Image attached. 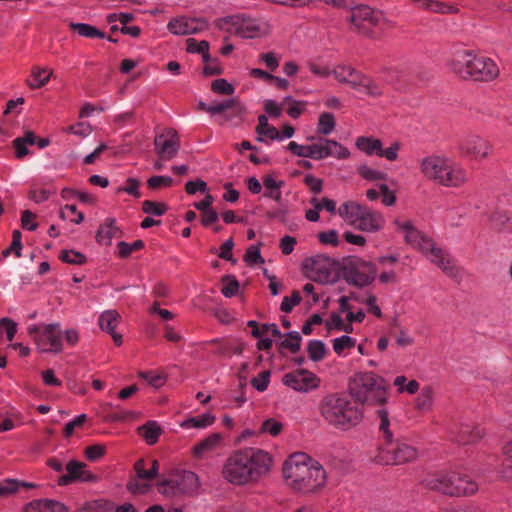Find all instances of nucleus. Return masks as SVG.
<instances>
[{"mask_svg":"<svg viewBox=\"0 0 512 512\" xmlns=\"http://www.w3.org/2000/svg\"><path fill=\"white\" fill-rule=\"evenodd\" d=\"M272 465L270 454L261 449L248 448L234 452L226 460L222 475L230 483L243 485L256 481Z\"/></svg>","mask_w":512,"mask_h":512,"instance_id":"f257e3e1","label":"nucleus"},{"mask_svg":"<svg viewBox=\"0 0 512 512\" xmlns=\"http://www.w3.org/2000/svg\"><path fill=\"white\" fill-rule=\"evenodd\" d=\"M287 484L298 492H313L324 486L326 471L321 464L303 452L289 456L283 464Z\"/></svg>","mask_w":512,"mask_h":512,"instance_id":"f03ea898","label":"nucleus"},{"mask_svg":"<svg viewBox=\"0 0 512 512\" xmlns=\"http://www.w3.org/2000/svg\"><path fill=\"white\" fill-rule=\"evenodd\" d=\"M322 417L332 426L339 429H349L360 423L363 411L351 396L330 394L320 403Z\"/></svg>","mask_w":512,"mask_h":512,"instance_id":"7ed1b4c3","label":"nucleus"},{"mask_svg":"<svg viewBox=\"0 0 512 512\" xmlns=\"http://www.w3.org/2000/svg\"><path fill=\"white\" fill-rule=\"evenodd\" d=\"M450 67L459 77L474 81H490L499 74L498 66L492 59L474 54L470 50L455 52Z\"/></svg>","mask_w":512,"mask_h":512,"instance_id":"20e7f679","label":"nucleus"},{"mask_svg":"<svg viewBox=\"0 0 512 512\" xmlns=\"http://www.w3.org/2000/svg\"><path fill=\"white\" fill-rule=\"evenodd\" d=\"M349 391L358 405H383L388 400L389 385L373 372H359L351 379Z\"/></svg>","mask_w":512,"mask_h":512,"instance_id":"39448f33","label":"nucleus"},{"mask_svg":"<svg viewBox=\"0 0 512 512\" xmlns=\"http://www.w3.org/2000/svg\"><path fill=\"white\" fill-rule=\"evenodd\" d=\"M379 431L384 440L380 447L377 459L385 465H400L415 459L417 452L414 447L402 440L393 441V432L390 430V421L386 410H379Z\"/></svg>","mask_w":512,"mask_h":512,"instance_id":"423d86ee","label":"nucleus"},{"mask_svg":"<svg viewBox=\"0 0 512 512\" xmlns=\"http://www.w3.org/2000/svg\"><path fill=\"white\" fill-rule=\"evenodd\" d=\"M420 168L426 178L445 187H459L468 180L467 171L449 158L428 156L422 160Z\"/></svg>","mask_w":512,"mask_h":512,"instance_id":"0eeeda50","label":"nucleus"},{"mask_svg":"<svg viewBox=\"0 0 512 512\" xmlns=\"http://www.w3.org/2000/svg\"><path fill=\"white\" fill-rule=\"evenodd\" d=\"M220 27L242 38H257L269 32L268 24L260 19L252 18L246 14L227 16L220 20Z\"/></svg>","mask_w":512,"mask_h":512,"instance_id":"6e6552de","label":"nucleus"},{"mask_svg":"<svg viewBox=\"0 0 512 512\" xmlns=\"http://www.w3.org/2000/svg\"><path fill=\"white\" fill-rule=\"evenodd\" d=\"M333 75L339 82L347 83L369 96L376 97L382 94V89L376 82L350 66L339 65L335 67Z\"/></svg>","mask_w":512,"mask_h":512,"instance_id":"1a4fd4ad","label":"nucleus"},{"mask_svg":"<svg viewBox=\"0 0 512 512\" xmlns=\"http://www.w3.org/2000/svg\"><path fill=\"white\" fill-rule=\"evenodd\" d=\"M198 487V476L192 471H182L172 479L159 482L158 491L166 497H174L181 494H192Z\"/></svg>","mask_w":512,"mask_h":512,"instance_id":"9d476101","label":"nucleus"},{"mask_svg":"<svg viewBox=\"0 0 512 512\" xmlns=\"http://www.w3.org/2000/svg\"><path fill=\"white\" fill-rule=\"evenodd\" d=\"M376 273L377 269L374 264L357 258L348 260L343 267L344 279L357 287L371 284Z\"/></svg>","mask_w":512,"mask_h":512,"instance_id":"9b49d317","label":"nucleus"},{"mask_svg":"<svg viewBox=\"0 0 512 512\" xmlns=\"http://www.w3.org/2000/svg\"><path fill=\"white\" fill-rule=\"evenodd\" d=\"M423 483L430 490L452 497H461L465 492L457 487V484L461 483V473L455 471L428 475Z\"/></svg>","mask_w":512,"mask_h":512,"instance_id":"f8f14e48","label":"nucleus"},{"mask_svg":"<svg viewBox=\"0 0 512 512\" xmlns=\"http://www.w3.org/2000/svg\"><path fill=\"white\" fill-rule=\"evenodd\" d=\"M28 332L42 351L60 352L62 350V333L58 324L44 325L42 329L32 325L28 328Z\"/></svg>","mask_w":512,"mask_h":512,"instance_id":"ddd939ff","label":"nucleus"},{"mask_svg":"<svg viewBox=\"0 0 512 512\" xmlns=\"http://www.w3.org/2000/svg\"><path fill=\"white\" fill-rule=\"evenodd\" d=\"M427 250L423 253L426 257L440 268L448 277L456 279L459 276V269L455 259L451 254L438 246L434 241L432 244H427Z\"/></svg>","mask_w":512,"mask_h":512,"instance_id":"4468645a","label":"nucleus"},{"mask_svg":"<svg viewBox=\"0 0 512 512\" xmlns=\"http://www.w3.org/2000/svg\"><path fill=\"white\" fill-rule=\"evenodd\" d=\"M381 18V12L366 5H358L351 10L349 20L359 33L370 35L371 28L378 25Z\"/></svg>","mask_w":512,"mask_h":512,"instance_id":"2eb2a0df","label":"nucleus"},{"mask_svg":"<svg viewBox=\"0 0 512 512\" xmlns=\"http://www.w3.org/2000/svg\"><path fill=\"white\" fill-rule=\"evenodd\" d=\"M394 224L397 231L403 234L404 241L413 248L420 250L422 253L427 250L425 247L426 243H433V240L418 230L409 219L396 218Z\"/></svg>","mask_w":512,"mask_h":512,"instance_id":"dca6fc26","label":"nucleus"},{"mask_svg":"<svg viewBox=\"0 0 512 512\" xmlns=\"http://www.w3.org/2000/svg\"><path fill=\"white\" fill-rule=\"evenodd\" d=\"M155 150L161 160L169 161L173 159L179 150V137L174 129H165L154 139Z\"/></svg>","mask_w":512,"mask_h":512,"instance_id":"f3484780","label":"nucleus"},{"mask_svg":"<svg viewBox=\"0 0 512 512\" xmlns=\"http://www.w3.org/2000/svg\"><path fill=\"white\" fill-rule=\"evenodd\" d=\"M491 149L490 143L476 134H468L459 141L460 152L472 159H484L488 156Z\"/></svg>","mask_w":512,"mask_h":512,"instance_id":"a211bd4d","label":"nucleus"},{"mask_svg":"<svg viewBox=\"0 0 512 512\" xmlns=\"http://www.w3.org/2000/svg\"><path fill=\"white\" fill-rule=\"evenodd\" d=\"M283 383L296 391L307 392L317 388L320 380L314 373L306 369H297L285 374Z\"/></svg>","mask_w":512,"mask_h":512,"instance_id":"6ab92c4d","label":"nucleus"},{"mask_svg":"<svg viewBox=\"0 0 512 512\" xmlns=\"http://www.w3.org/2000/svg\"><path fill=\"white\" fill-rule=\"evenodd\" d=\"M448 434L452 441L461 444H473L484 436V430L471 423H453L448 428Z\"/></svg>","mask_w":512,"mask_h":512,"instance_id":"aec40b11","label":"nucleus"},{"mask_svg":"<svg viewBox=\"0 0 512 512\" xmlns=\"http://www.w3.org/2000/svg\"><path fill=\"white\" fill-rule=\"evenodd\" d=\"M208 28V23L202 18L176 17L167 24V29L174 35L199 34Z\"/></svg>","mask_w":512,"mask_h":512,"instance_id":"412c9836","label":"nucleus"},{"mask_svg":"<svg viewBox=\"0 0 512 512\" xmlns=\"http://www.w3.org/2000/svg\"><path fill=\"white\" fill-rule=\"evenodd\" d=\"M65 475L59 477L58 484L61 486L68 485L74 481L94 483L98 477L86 469V464L76 460H71L66 464Z\"/></svg>","mask_w":512,"mask_h":512,"instance_id":"4be33fe9","label":"nucleus"},{"mask_svg":"<svg viewBox=\"0 0 512 512\" xmlns=\"http://www.w3.org/2000/svg\"><path fill=\"white\" fill-rule=\"evenodd\" d=\"M384 223L381 213L365 207L353 226L363 232L375 233L383 228Z\"/></svg>","mask_w":512,"mask_h":512,"instance_id":"5701e85b","label":"nucleus"},{"mask_svg":"<svg viewBox=\"0 0 512 512\" xmlns=\"http://www.w3.org/2000/svg\"><path fill=\"white\" fill-rule=\"evenodd\" d=\"M309 271V277L316 282L325 284L332 281V262L329 258L316 257L312 258Z\"/></svg>","mask_w":512,"mask_h":512,"instance_id":"b1692460","label":"nucleus"},{"mask_svg":"<svg viewBox=\"0 0 512 512\" xmlns=\"http://www.w3.org/2000/svg\"><path fill=\"white\" fill-rule=\"evenodd\" d=\"M222 441V435L220 433H212L206 438L199 441L192 448V454L195 458L201 459L207 454L215 451Z\"/></svg>","mask_w":512,"mask_h":512,"instance_id":"393cba45","label":"nucleus"},{"mask_svg":"<svg viewBox=\"0 0 512 512\" xmlns=\"http://www.w3.org/2000/svg\"><path fill=\"white\" fill-rule=\"evenodd\" d=\"M25 512H68L65 505L55 500L38 499L28 503Z\"/></svg>","mask_w":512,"mask_h":512,"instance_id":"a878e982","label":"nucleus"},{"mask_svg":"<svg viewBox=\"0 0 512 512\" xmlns=\"http://www.w3.org/2000/svg\"><path fill=\"white\" fill-rule=\"evenodd\" d=\"M121 231L115 224V220L108 218L105 220V222L100 226L97 235L96 240L100 244L104 245H110L111 240L113 238L120 237Z\"/></svg>","mask_w":512,"mask_h":512,"instance_id":"bb28decb","label":"nucleus"},{"mask_svg":"<svg viewBox=\"0 0 512 512\" xmlns=\"http://www.w3.org/2000/svg\"><path fill=\"white\" fill-rule=\"evenodd\" d=\"M366 206L355 201H346L337 209V213L350 225H354Z\"/></svg>","mask_w":512,"mask_h":512,"instance_id":"cd10ccee","label":"nucleus"},{"mask_svg":"<svg viewBox=\"0 0 512 512\" xmlns=\"http://www.w3.org/2000/svg\"><path fill=\"white\" fill-rule=\"evenodd\" d=\"M138 433L147 444L153 445L158 441L162 429L156 421H148L138 428Z\"/></svg>","mask_w":512,"mask_h":512,"instance_id":"c85d7f7f","label":"nucleus"},{"mask_svg":"<svg viewBox=\"0 0 512 512\" xmlns=\"http://www.w3.org/2000/svg\"><path fill=\"white\" fill-rule=\"evenodd\" d=\"M216 417L212 414L206 413L196 417H190L180 423L183 429H205L214 424Z\"/></svg>","mask_w":512,"mask_h":512,"instance_id":"c756f323","label":"nucleus"},{"mask_svg":"<svg viewBox=\"0 0 512 512\" xmlns=\"http://www.w3.org/2000/svg\"><path fill=\"white\" fill-rule=\"evenodd\" d=\"M52 75V71L45 68L33 67L31 77L27 80V85L32 89H38L46 85Z\"/></svg>","mask_w":512,"mask_h":512,"instance_id":"7c9ffc66","label":"nucleus"},{"mask_svg":"<svg viewBox=\"0 0 512 512\" xmlns=\"http://www.w3.org/2000/svg\"><path fill=\"white\" fill-rule=\"evenodd\" d=\"M35 142L36 136L32 131H27L23 137L14 139L13 146L15 148L16 157L18 159L25 157L29 153L27 145H33Z\"/></svg>","mask_w":512,"mask_h":512,"instance_id":"2f4dec72","label":"nucleus"},{"mask_svg":"<svg viewBox=\"0 0 512 512\" xmlns=\"http://www.w3.org/2000/svg\"><path fill=\"white\" fill-rule=\"evenodd\" d=\"M415 3L420 8L426 9L431 12H436V13L449 14V13H455L458 11L457 8H455L449 4L434 1V0H415Z\"/></svg>","mask_w":512,"mask_h":512,"instance_id":"473e14b6","label":"nucleus"},{"mask_svg":"<svg viewBox=\"0 0 512 512\" xmlns=\"http://www.w3.org/2000/svg\"><path fill=\"white\" fill-rule=\"evenodd\" d=\"M120 320V315L115 310H107L99 316V326L103 331L107 333H113L115 331Z\"/></svg>","mask_w":512,"mask_h":512,"instance_id":"72a5a7b5","label":"nucleus"},{"mask_svg":"<svg viewBox=\"0 0 512 512\" xmlns=\"http://www.w3.org/2000/svg\"><path fill=\"white\" fill-rule=\"evenodd\" d=\"M492 226L505 232H512V213H506L504 211H496L490 217Z\"/></svg>","mask_w":512,"mask_h":512,"instance_id":"f704fd0d","label":"nucleus"},{"mask_svg":"<svg viewBox=\"0 0 512 512\" xmlns=\"http://www.w3.org/2000/svg\"><path fill=\"white\" fill-rule=\"evenodd\" d=\"M382 142L379 139L372 137L361 136L356 140V146L359 150L365 152L367 155H379L381 151Z\"/></svg>","mask_w":512,"mask_h":512,"instance_id":"c9c22d12","label":"nucleus"},{"mask_svg":"<svg viewBox=\"0 0 512 512\" xmlns=\"http://www.w3.org/2000/svg\"><path fill=\"white\" fill-rule=\"evenodd\" d=\"M69 27L74 32H77L80 36L86 38H104L105 33L99 29L85 23H74L70 22Z\"/></svg>","mask_w":512,"mask_h":512,"instance_id":"e433bc0d","label":"nucleus"},{"mask_svg":"<svg viewBox=\"0 0 512 512\" xmlns=\"http://www.w3.org/2000/svg\"><path fill=\"white\" fill-rule=\"evenodd\" d=\"M79 512H114V503L106 500L86 502Z\"/></svg>","mask_w":512,"mask_h":512,"instance_id":"4c0bfd02","label":"nucleus"},{"mask_svg":"<svg viewBox=\"0 0 512 512\" xmlns=\"http://www.w3.org/2000/svg\"><path fill=\"white\" fill-rule=\"evenodd\" d=\"M187 51L189 53H199L202 54V58L204 62H207L210 58L209 55V43L205 40L197 41L194 38H189L187 40Z\"/></svg>","mask_w":512,"mask_h":512,"instance_id":"58836bf2","label":"nucleus"},{"mask_svg":"<svg viewBox=\"0 0 512 512\" xmlns=\"http://www.w3.org/2000/svg\"><path fill=\"white\" fill-rule=\"evenodd\" d=\"M263 184L268 192H265L264 196L272 198L279 202L281 200L280 188L283 184L282 181H276L272 176H266L263 180Z\"/></svg>","mask_w":512,"mask_h":512,"instance_id":"ea45409f","label":"nucleus"},{"mask_svg":"<svg viewBox=\"0 0 512 512\" xmlns=\"http://www.w3.org/2000/svg\"><path fill=\"white\" fill-rule=\"evenodd\" d=\"M433 404V390L426 386L422 388L420 394L416 398L415 407L420 411H428Z\"/></svg>","mask_w":512,"mask_h":512,"instance_id":"a19ab883","label":"nucleus"},{"mask_svg":"<svg viewBox=\"0 0 512 512\" xmlns=\"http://www.w3.org/2000/svg\"><path fill=\"white\" fill-rule=\"evenodd\" d=\"M31 486L29 483L20 482L15 479H4L0 481V497L11 495L18 491L20 487L28 488Z\"/></svg>","mask_w":512,"mask_h":512,"instance_id":"79ce46f5","label":"nucleus"},{"mask_svg":"<svg viewBox=\"0 0 512 512\" xmlns=\"http://www.w3.org/2000/svg\"><path fill=\"white\" fill-rule=\"evenodd\" d=\"M302 337L297 331H292L287 334V338L282 340L279 344L280 348L288 349L291 353H297L300 350Z\"/></svg>","mask_w":512,"mask_h":512,"instance_id":"37998d69","label":"nucleus"},{"mask_svg":"<svg viewBox=\"0 0 512 512\" xmlns=\"http://www.w3.org/2000/svg\"><path fill=\"white\" fill-rule=\"evenodd\" d=\"M307 350H308L310 359L315 362L322 360L326 354L325 345L320 340L309 341Z\"/></svg>","mask_w":512,"mask_h":512,"instance_id":"c03bdc74","label":"nucleus"},{"mask_svg":"<svg viewBox=\"0 0 512 512\" xmlns=\"http://www.w3.org/2000/svg\"><path fill=\"white\" fill-rule=\"evenodd\" d=\"M138 376L154 388H160L166 381V376L163 372H139Z\"/></svg>","mask_w":512,"mask_h":512,"instance_id":"a18cd8bd","label":"nucleus"},{"mask_svg":"<svg viewBox=\"0 0 512 512\" xmlns=\"http://www.w3.org/2000/svg\"><path fill=\"white\" fill-rule=\"evenodd\" d=\"M335 128V118L332 113L324 112L319 117L318 132L324 135L330 134Z\"/></svg>","mask_w":512,"mask_h":512,"instance_id":"49530a36","label":"nucleus"},{"mask_svg":"<svg viewBox=\"0 0 512 512\" xmlns=\"http://www.w3.org/2000/svg\"><path fill=\"white\" fill-rule=\"evenodd\" d=\"M168 207L164 203L155 202L151 200H145L142 203V210L144 213L149 215L161 216L165 214Z\"/></svg>","mask_w":512,"mask_h":512,"instance_id":"de8ad7c7","label":"nucleus"},{"mask_svg":"<svg viewBox=\"0 0 512 512\" xmlns=\"http://www.w3.org/2000/svg\"><path fill=\"white\" fill-rule=\"evenodd\" d=\"M327 153L328 156H333L338 159H346L349 157V150L334 140H327Z\"/></svg>","mask_w":512,"mask_h":512,"instance_id":"09e8293b","label":"nucleus"},{"mask_svg":"<svg viewBox=\"0 0 512 512\" xmlns=\"http://www.w3.org/2000/svg\"><path fill=\"white\" fill-rule=\"evenodd\" d=\"M144 242L142 240H136L133 243L129 244L126 242H119L117 244L118 253L121 258L129 257L134 251H138L144 247Z\"/></svg>","mask_w":512,"mask_h":512,"instance_id":"8fccbe9b","label":"nucleus"},{"mask_svg":"<svg viewBox=\"0 0 512 512\" xmlns=\"http://www.w3.org/2000/svg\"><path fill=\"white\" fill-rule=\"evenodd\" d=\"M355 344V339L351 338L350 336L343 335L333 340V349L335 353L341 355L344 350L353 348Z\"/></svg>","mask_w":512,"mask_h":512,"instance_id":"3c124183","label":"nucleus"},{"mask_svg":"<svg viewBox=\"0 0 512 512\" xmlns=\"http://www.w3.org/2000/svg\"><path fill=\"white\" fill-rule=\"evenodd\" d=\"M461 490H465L462 496H470L477 492L478 484L468 475L461 473V483L457 484Z\"/></svg>","mask_w":512,"mask_h":512,"instance_id":"603ef678","label":"nucleus"},{"mask_svg":"<svg viewBox=\"0 0 512 512\" xmlns=\"http://www.w3.org/2000/svg\"><path fill=\"white\" fill-rule=\"evenodd\" d=\"M211 89L213 92L222 95H232L235 91L233 85L223 78L214 80L212 82Z\"/></svg>","mask_w":512,"mask_h":512,"instance_id":"864d4df0","label":"nucleus"},{"mask_svg":"<svg viewBox=\"0 0 512 512\" xmlns=\"http://www.w3.org/2000/svg\"><path fill=\"white\" fill-rule=\"evenodd\" d=\"M59 258L69 264H83L86 262V257L77 251L63 250Z\"/></svg>","mask_w":512,"mask_h":512,"instance_id":"5fc2aeb1","label":"nucleus"},{"mask_svg":"<svg viewBox=\"0 0 512 512\" xmlns=\"http://www.w3.org/2000/svg\"><path fill=\"white\" fill-rule=\"evenodd\" d=\"M271 373L269 370H264L259 375L251 380L252 386L259 392H264L270 382Z\"/></svg>","mask_w":512,"mask_h":512,"instance_id":"6e6d98bb","label":"nucleus"},{"mask_svg":"<svg viewBox=\"0 0 512 512\" xmlns=\"http://www.w3.org/2000/svg\"><path fill=\"white\" fill-rule=\"evenodd\" d=\"M173 184V179L170 176H152L147 180V185L152 190H157L161 187H170Z\"/></svg>","mask_w":512,"mask_h":512,"instance_id":"4d7b16f0","label":"nucleus"},{"mask_svg":"<svg viewBox=\"0 0 512 512\" xmlns=\"http://www.w3.org/2000/svg\"><path fill=\"white\" fill-rule=\"evenodd\" d=\"M302 300L301 294L299 291H293L291 297L285 296L281 303V311L285 313H290L294 306L298 305Z\"/></svg>","mask_w":512,"mask_h":512,"instance_id":"13d9d810","label":"nucleus"},{"mask_svg":"<svg viewBox=\"0 0 512 512\" xmlns=\"http://www.w3.org/2000/svg\"><path fill=\"white\" fill-rule=\"evenodd\" d=\"M222 281L224 282V285L221 292L225 297H232L238 292L239 283L235 278L226 276Z\"/></svg>","mask_w":512,"mask_h":512,"instance_id":"bf43d9fd","label":"nucleus"},{"mask_svg":"<svg viewBox=\"0 0 512 512\" xmlns=\"http://www.w3.org/2000/svg\"><path fill=\"white\" fill-rule=\"evenodd\" d=\"M106 453V446L102 444H94L85 449V456L89 461H97Z\"/></svg>","mask_w":512,"mask_h":512,"instance_id":"052dcab7","label":"nucleus"},{"mask_svg":"<svg viewBox=\"0 0 512 512\" xmlns=\"http://www.w3.org/2000/svg\"><path fill=\"white\" fill-rule=\"evenodd\" d=\"M326 325L329 330L330 329L344 330L347 333L352 331V326L350 324H345L342 317L336 313L331 314L330 319Z\"/></svg>","mask_w":512,"mask_h":512,"instance_id":"680f3d73","label":"nucleus"},{"mask_svg":"<svg viewBox=\"0 0 512 512\" xmlns=\"http://www.w3.org/2000/svg\"><path fill=\"white\" fill-rule=\"evenodd\" d=\"M327 140L328 139H325L324 143H314L310 145V158L321 160L328 157Z\"/></svg>","mask_w":512,"mask_h":512,"instance_id":"e2e57ef3","label":"nucleus"},{"mask_svg":"<svg viewBox=\"0 0 512 512\" xmlns=\"http://www.w3.org/2000/svg\"><path fill=\"white\" fill-rule=\"evenodd\" d=\"M290 104V107L287 110V113L292 118L299 117L305 108V102L294 101L291 97L284 98V104Z\"/></svg>","mask_w":512,"mask_h":512,"instance_id":"0e129e2a","label":"nucleus"},{"mask_svg":"<svg viewBox=\"0 0 512 512\" xmlns=\"http://www.w3.org/2000/svg\"><path fill=\"white\" fill-rule=\"evenodd\" d=\"M283 426L280 422L274 419H267L261 424V432L268 433L271 436H277L280 434Z\"/></svg>","mask_w":512,"mask_h":512,"instance_id":"69168bd1","label":"nucleus"},{"mask_svg":"<svg viewBox=\"0 0 512 512\" xmlns=\"http://www.w3.org/2000/svg\"><path fill=\"white\" fill-rule=\"evenodd\" d=\"M357 171L359 175H361L364 179L369 181L381 180L385 176L384 173L372 169L367 165H361Z\"/></svg>","mask_w":512,"mask_h":512,"instance_id":"338daca9","label":"nucleus"},{"mask_svg":"<svg viewBox=\"0 0 512 512\" xmlns=\"http://www.w3.org/2000/svg\"><path fill=\"white\" fill-rule=\"evenodd\" d=\"M92 129L91 126L88 123L79 122L74 125H70L67 127L66 132L85 137L88 136L91 133Z\"/></svg>","mask_w":512,"mask_h":512,"instance_id":"774afa93","label":"nucleus"}]
</instances>
